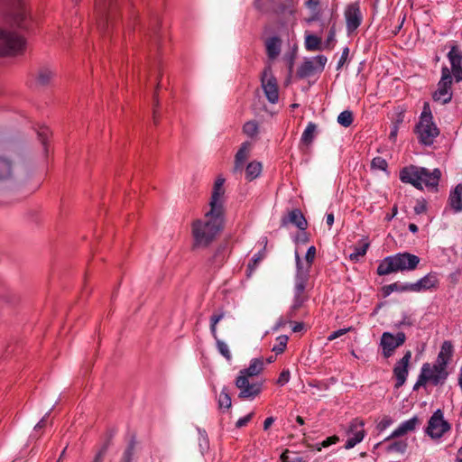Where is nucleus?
<instances>
[{"mask_svg":"<svg viewBox=\"0 0 462 462\" xmlns=\"http://www.w3.org/2000/svg\"><path fill=\"white\" fill-rule=\"evenodd\" d=\"M0 56H14L24 50L22 32L32 26V14L26 0H0Z\"/></svg>","mask_w":462,"mask_h":462,"instance_id":"obj_1","label":"nucleus"},{"mask_svg":"<svg viewBox=\"0 0 462 462\" xmlns=\"http://www.w3.org/2000/svg\"><path fill=\"white\" fill-rule=\"evenodd\" d=\"M224 183L225 179L220 176L217 177L213 186L209 211L205 214L203 219H197L192 223L191 233L194 249L208 247L223 229Z\"/></svg>","mask_w":462,"mask_h":462,"instance_id":"obj_2","label":"nucleus"},{"mask_svg":"<svg viewBox=\"0 0 462 462\" xmlns=\"http://www.w3.org/2000/svg\"><path fill=\"white\" fill-rule=\"evenodd\" d=\"M441 177V171L434 169L432 171L423 167L411 165L400 171V180L404 183H410L419 189H422L424 184L428 189L437 190Z\"/></svg>","mask_w":462,"mask_h":462,"instance_id":"obj_3","label":"nucleus"},{"mask_svg":"<svg viewBox=\"0 0 462 462\" xmlns=\"http://www.w3.org/2000/svg\"><path fill=\"white\" fill-rule=\"evenodd\" d=\"M420 258L410 253H399L385 257L377 267L378 275H388L393 273L415 270L420 263Z\"/></svg>","mask_w":462,"mask_h":462,"instance_id":"obj_4","label":"nucleus"},{"mask_svg":"<svg viewBox=\"0 0 462 462\" xmlns=\"http://www.w3.org/2000/svg\"><path fill=\"white\" fill-rule=\"evenodd\" d=\"M308 281L307 271L300 267L299 273L295 275L293 302L286 314L289 320H291L297 316L298 310L302 308L303 304L308 300V296L305 293Z\"/></svg>","mask_w":462,"mask_h":462,"instance_id":"obj_5","label":"nucleus"},{"mask_svg":"<svg viewBox=\"0 0 462 462\" xmlns=\"http://www.w3.org/2000/svg\"><path fill=\"white\" fill-rule=\"evenodd\" d=\"M116 0H96V14L97 28L102 33H106L116 16Z\"/></svg>","mask_w":462,"mask_h":462,"instance_id":"obj_6","label":"nucleus"},{"mask_svg":"<svg viewBox=\"0 0 462 462\" xmlns=\"http://www.w3.org/2000/svg\"><path fill=\"white\" fill-rule=\"evenodd\" d=\"M415 132L420 143L424 145H431L439 134L438 127L432 121V116L426 113H424L423 116L420 117Z\"/></svg>","mask_w":462,"mask_h":462,"instance_id":"obj_7","label":"nucleus"},{"mask_svg":"<svg viewBox=\"0 0 462 462\" xmlns=\"http://www.w3.org/2000/svg\"><path fill=\"white\" fill-rule=\"evenodd\" d=\"M236 386L239 390L238 397L242 400H254L262 392V383L251 381L250 377L239 374L236 379Z\"/></svg>","mask_w":462,"mask_h":462,"instance_id":"obj_8","label":"nucleus"},{"mask_svg":"<svg viewBox=\"0 0 462 462\" xmlns=\"http://www.w3.org/2000/svg\"><path fill=\"white\" fill-rule=\"evenodd\" d=\"M452 76L448 67L441 69V79L438 83V89L433 94V99L441 104L448 103L452 98Z\"/></svg>","mask_w":462,"mask_h":462,"instance_id":"obj_9","label":"nucleus"},{"mask_svg":"<svg viewBox=\"0 0 462 462\" xmlns=\"http://www.w3.org/2000/svg\"><path fill=\"white\" fill-rule=\"evenodd\" d=\"M450 424L444 420L441 410H437L430 418L426 433L431 439H440L446 432L450 430Z\"/></svg>","mask_w":462,"mask_h":462,"instance_id":"obj_10","label":"nucleus"},{"mask_svg":"<svg viewBox=\"0 0 462 462\" xmlns=\"http://www.w3.org/2000/svg\"><path fill=\"white\" fill-rule=\"evenodd\" d=\"M405 340L406 335L403 332H398L395 336L390 332H383L380 340L383 356L385 358L392 356L395 349L402 346Z\"/></svg>","mask_w":462,"mask_h":462,"instance_id":"obj_11","label":"nucleus"},{"mask_svg":"<svg viewBox=\"0 0 462 462\" xmlns=\"http://www.w3.org/2000/svg\"><path fill=\"white\" fill-rule=\"evenodd\" d=\"M421 373H424L429 383L433 386L442 385L448 377V368L439 366L437 364L425 363L422 365Z\"/></svg>","mask_w":462,"mask_h":462,"instance_id":"obj_12","label":"nucleus"},{"mask_svg":"<svg viewBox=\"0 0 462 462\" xmlns=\"http://www.w3.org/2000/svg\"><path fill=\"white\" fill-rule=\"evenodd\" d=\"M328 61L324 55H318L313 59L305 60L297 70V77L300 79L308 78L317 71L321 72Z\"/></svg>","mask_w":462,"mask_h":462,"instance_id":"obj_13","label":"nucleus"},{"mask_svg":"<svg viewBox=\"0 0 462 462\" xmlns=\"http://www.w3.org/2000/svg\"><path fill=\"white\" fill-rule=\"evenodd\" d=\"M344 14L347 33L351 34L360 26L363 21L359 3L355 2L347 5Z\"/></svg>","mask_w":462,"mask_h":462,"instance_id":"obj_14","label":"nucleus"},{"mask_svg":"<svg viewBox=\"0 0 462 462\" xmlns=\"http://www.w3.org/2000/svg\"><path fill=\"white\" fill-rule=\"evenodd\" d=\"M364 425V421L357 418L351 421L346 432L347 440L345 444V448L350 449L364 439L365 434Z\"/></svg>","mask_w":462,"mask_h":462,"instance_id":"obj_15","label":"nucleus"},{"mask_svg":"<svg viewBox=\"0 0 462 462\" xmlns=\"http://www.w3.org/2000/svg\"><path fill=\"white\" fill-rule=\"evenodd\" d=\"M262 87L267 99L274 104L278 101L279 92L276 79L272 75L270 69H265L262 76Z\"/></svg>","mask_w":462,"mask_h":462,"instance_id":"obj_16","label":"nucleus"},{"mask_svg":"<svg viewBox=\"0 0 462 462\" xmlns=\"http://www.w3.org/2000/svg\"><path fill=\"white\" fill-rule=\"evenodd\" d=\"M224 314H214L210 318V331L211 334L216 340V346L217 351L220 353L221 356H223L227 361H230L232 359V355L229 350L228 346L218 338L217 333V324L223 319Z\"/></svg>","mask_w":462,"mask_h":462,"instance_id":"obj_17","label":"nucleus"},{"mask_svg":"<svg viewBox=\"0 0 462 462\" xmlns=\"http://www.w3.org/2000/svg\"><path fill=\"white\" fill-rule=\"evenodd\" d=\"M411 358V352L407 351L402 358L399 360L393 367V374L396 378L395 388L402 387L407 379L409 374V363Z\"/></svg>","mask_w":462,"mask_h":462,"instance_id":"obj_18","label":"nucleus"},{"mask_svg":"<svg viewBox=\"0 0 462 462\" xmlns=\"http://www.w3.org/2000/svg\"><path fill=\"white\" fill-rule=\"evenodd\" d=\"M18 171V167L15 162L10 155H0V183L6 182L13 180L15 173Z\"/></svg>","mask_w":462,"mask_h":462,"instance_id":"obj_19","label":"nucleus"},{"mask_svg":"<svg viewBox=\"0 0 462 462\" xmlns=\"http://www.w3.org/2000/svg\"><path fill=\"white\" fill-rule=\"evenodd\" d=\"M420 424V420L417 416L412 417L411 419L402 422L397 429H395L393 433L385 439L389 440L391 439L399 438L404 436L405 434L415 430L417 426Z\"/></svg>","mask_w":462,"mask_h":462,"instance_id":"obj_20","label":"nucleus"},{"mask_svg":"<svg viewBox=\"0 0 462 462\" xmlns=\"http://www.w3.org/2000/svg\"><path fill=\"white\" fill-rule=\"evenodd\" d=\"M251 147L252 143L250 142H245L241 144L235 156V166L233 170L234 173H242L244 170V164L249 156Z\"/></svg>","mask_w":462,"mask_h":462,"instance_id":"obj_21","label":"nucleus"},{"mask_svg":"<svg viewBox=\"0 0 462 462\" xmlns=\"http://www.w3.org/2000/svg\"><path fill=\"white\" fill-rule=\"evenodd\" d=\"M56 76V71L49 65L41 66L36 73L35 80L39 86H49Z\"/></svg>","mask_w":462,"mask_h":462,"instance_id":"obj_22","label":"nucleus"},{"mask_svg":"<svg viewBox=\"0 0 462 462\" xmlns=\"http://www.w3.org/2000/svg\"><path fill=\"white\" fill-rule=\"evenodd\" d=\"M454 353V346L451 341L446 340L442 343L440 351L438 354L435 364L439 366L448 368V363L451 361Z\"/></svg>","mask_w":462,"mask_h":462,"instance_id":"obj_23","label":"nucleus"},{"mask_svg":"<svg viewBox=\"0 0 462 462\" xmlns=\"http://www.w3.org/2000/svg\"><path fill=\"white\" fill-rule=\"evenodd\" d=\"M439 279L436 273H430L413 283V291L420 292L437 287Z\"/></svg>","mask_w":462,"mask_h":462,"instance_id":"obj_24","label":"nucleus"},{"mask_svg":"<svg viewBox=\"0 0 462 462\" xmlns=\"http://www.w3.org/2000/svg\"><path fill=\"white\" fill-rule=\"evenodd\" d=\"M288 222L296 226L300 230H305L308 226L305 217L298 208L289 212L287 218L282 219V225H286Z\"/></svg>","mask_w":462,"mask_h":462,"instance_id":"obj_25","label":"nucleus"},{"mask_svg":"<svg viewBox=\"0 0 462 462\" xmlns=\"http://www.w3.org/2000/svg\"><path fill=\"white\" fill-rule=\"evenodd\" d=\"M315 256H316V247L313 245L309 247V249L306 253V255H305L306 263L305 264L302 263L301 259L300 258L299 254L296 253V255H295L296 267H297L296 273H299V268L301 267L302 270L307 271V279H309L310 278V269L311 264L315 259Z\"/></svg>","mask_w":462,"mask_h":462,"instance_id":"obj_26","label":"nucleus"},{"mask_svg":"<svg viewBox=\"0 0 462 462\" xmlns=\"http://www.w3.org/2000/svg\"><path fill=\"white\" fill-rule=\"evenodd\" d=\"M448 205L455 213L462 211V184H457L453 190L450 191L448 197Z\"/></svg>","mask_w":462,"mask_h":462,"instance_id":"obj_27","label":"nucleus"},{"mask_svg":"<svg viewBox=\"0 0 462 462\" xmlns=\"http://www.w3.org/2000/svg\"><path fill=\"white\" fill-rule=\"evenodd\" d=\"M282 40L278 36H273L265 41L266 53L270 60L276 59L281 53Z\"/></svg>","mask_w":462,"mask_h":462,"instance_id":"obj_28","label":"nucleus"},{"mask_svg":"<svg viewBox=\"0 0 462 462\" xmlns=\"http://www.w3.org/2000/svg\"><path fill=\"white\" fill-rule=\"evenodd\" d=\"M393 291H413V283H402L397 282L383 287V293L384 297L389 296Z\"/></svg>","mask_w":462,"mask_h":462,"instance_id":"obj_29","label":"nucleus"},{"mask_svg":"<svg viewBox=\"0 0 462 462\" xmlns=\"http://www.w3.org/2000/svg\"><path fill=\"white\" fill-rule=\"evenodd\" d=\"M263 369V361L260 358H254L251 361L250 365L239 372L247 377H254L258 375Z\"/></svg>","mask_w":462,"mask_h":462,"instance_id":"obj_30","label":"nucleus"},{"mask_svg":"<svg viewBox=\"0 0 462 462\" xmlns=\"http://www.w3.org/2000/svg\"><path fill=\"white\" fill-rule=\"evenodd\" d=\"M316 131H317L316 124L310 122L302 133V135L300 138L301 145L309 147L315 139Z\"/></svg>","mask_w":462,"mask_h":462,"instance_id":"obj_31","label":"nucleus"},{"mask_svg":"<svg viewBox=\"0 0 462 462\" xmlns=\"http://www.w3.org/2000/svg\"><path fill=\"white\" fill-rule=\"evenodd\" d=\"M226 258V248L225 245H220L215 251L213 256L209 259V264L214 268H219Z\"/></svg>","mask_w":462,"mask_h":462,"instance_id":"obj_32","label":"nucleus"},{"mask_svg":"<svg viewBox=\"0 0 462 462\" xmlns=\"http://www.w3.org/2000/svg\"><path fill=\"white\" fill-rule=\"evenodd\" d=\"M263 166L261 162L254 161L247 164L245 168V178L251 181L256 179L262 172Z\"/></svg>","mask_w":462,"mask_h":462,"instance_id":"obj_33","label":"nucleus"},{"mask_svg":"<svg viewBox=\"0 0 462 462\" xmlns=\"http://www.w3.org/2000/svg\"><path fill=\"white\" fill-rule=\"evenodd\" d=\"M217 403H218L219 409L228 410L231 407V405H232L231 397L228 393L227 387H226V386L223 387V389L220 392L219 396L217 398Z\"/></svg>","mask_w":462,"mask_h":462,"instance_id":"obj_34","label":"nucleus"},{"mask_svg":"<svg viewBox=\"0 0 462 462\" xmlns=\"http://www.w3.org/2000/svg\"><path fill=\"white\" fill-rule=\"evenodd\" d=\"M451 67L462 66V54L457 46L453 45L448 54Z\"/></svg>","mask_w":462,"mask_h":462,"instance_id":"obj_35","label":"nucleus"},{"mask_svg":"<svg viewBox=\"0 0 462 462\" xmlns=\"http://www.w3.org/2000/svg\"><path fill=\"white\" fill-rule=\"evenodd\" d=\"M113 436H114V433L111 432L109 434L107 439L104 442V444L101 446L100 449L96 454L93 462H104L105 457L108 450V448L111 445V439H112Z\"/></svg>","mask_w":462,"mask_h":462,"instance_id":"obj_36","label":"nucleus"},{"mask_svg":"<svg viewBox=\"0 0 462 462\" xmlns=\"http://www.w3.org/2000/svg\"><path fill=\"white\" fill-rule=\"evenodd\" d=\"M305 47L308 51H319L321 49V40L316 35H307L305 39Z\"/></svg>","mask_w":462,"mask_h":462,"instance_id":"obj_37","label":"nucleus"},{"mask_svg":"<svg viewBox=\"0 0 462 462\" xmlns=\"http://www.w3.org/2000/svg\"><path fill=\"white\" fill-rule=\"evenodd\" d=\"M243 132L251 138L256 137L259 133V125L257 122L254 120L246 122L243 126Z\"/></svg>","mask_w":462,"mask_h":462,"instance_id":"obj_38","label":"nucleus"},{"mask_svg":"<svg viewBox=\"0 0 462 462\" xmlns=\"http://www.w3.org/2000/svg\"><path fill=\"white\" fill-rule=\"evenodd\" d=\"M354 121L353 113L350 110H344L337 116V123L344 126L348 127Z\"/></svg>","mask_w":462,"mask_h":462,"instance_id":"obj_39","label":"nucleus"},{"mask_svg":"<svg viewBox=\"0 0 462 462\" xmlns=\"http://www.w3.org/2000/svg\"><path fill=\"white\" fill-rule=\"evenodd\" d=\"M386 449L388 452H396L403 454L407 449V442L405 440L394 441L389 444Z\"/></svg>","mask_w":462,"mask_h":462,"instance_id":"obj_40","label":"nucleus"},{"mask_svg":"<svg viewBox=\"0 0 462 462\" xmlns=\"http://www.w3.org/2000/svg\"><path fill=\"white\" fill-rule=\"evenodd\" d=\"M369 244L364 243L361 246H356L354 252L350 254L349 257L352 261L357 262L360 257H363L368 249Z\"/></svg>","mask_w":462,"mask_h":462,"instance_id":"obj_41","label":"nucleus"},{"mask_svg":"<svg viewBox=\"0 0 462 462\" xmlns=\"http://www.w3.org/2000/svg\"><path fill=\"white\" fill-rule=\"evenodd\" d=\"M135 445H136L135 438H134V436H132L130 441L128 442V445H127L125 450L123 453L122 457L133 460V456H134V453Z\"/></svg>","mask_w":462,"mask_h":462,"instance_id":"obj_42","label":"nucleus"},{"mask_svg":"<svg viewBox=\"0 0 462 462\" xmlns=\"http://www.w3.org/2000/svg\"><path fill=\"white\" fill-rule=\"evenodd\" d=\"M288 339V337L284 335L278 337V344L273 346V351L275 352L276 354H282L286 348Z\"/></svg>","mask_w":462,"mask_h":462,"instance_id":"obj_43","label":"nucleus"},{"mask_svg":"<svg viewBox=\"0 0 462 462\" xmlns=\"http://www.w3.org/2000/svg\"><path fill=\"white\" fill-rule=\"evenodd\" d=\"M33 174L32 170L28 165H23L19 169V180L21 181H27Z\"/></svg>","mask_w":462,"mask_h":462,"instance_id":"obj_44","label":"nucleus"},{"mask_svg":"<svg viewBox=\"0 0 462 462\" xmlns=\"http://www.w3.org/2000/svg\"><path fill=\"white\" fill-rule=\"evenodd\" d=\"M387 162L382 157H375L372 160L371 166L373 169L385 171L387 168Z\"/></svg>","mask_w":462,"mask_h":462,"instance_id":"obj_45","label":"nucleus"},{"mask_svg":"<svg viewBox=\"0 0 462 462\" xmlns=\"http://www.w3.org/2000/svg\"><path fill=\"white\" fill-rule=\"evenodd\" d=\"M272 5V0H255L254 6L257 10L266 13Z\"/></svg>","mask_w":462,"mask_h":462,"instance_id":"obj_46","label":"nucleus"},{"mask_svg":"<svg viewBox=\"0 0 462 462\" xmlns=\"http://www.w3.org/2000/svg\"><path fill=\"white\" fill-rule=\"evenodd\" d=\"M158 23L159 21L155 20L154 23L152 25L150 29L149 38L152 44L156 45L159 40L158 36Z\"/></svg>","mask_w":462,"mask_h":462,"instance_id":"obj_47","label":"nucleus"},{"mask_svg":"<svg viewBox=\"0 0 462 462\" xmlns=\"http://www.w3.org/2000/svg\"><path fill=\"white\" fill-rule=\"evenodd\" d=\"M306 6L312 12L314 16L310 20H314L319 14V0H306L305 2Z\"/></svg>","mask_w":462,"mask_h":462,"instance_id":"obj_48","label":"nucleus"},{"mask_svg":"<svg viewBox=\"0 0 462 462\" xmlns=\"http://www.w3.org/2000/svg\"><path fill=\"white\" fill-rule=\"evenodd\" d=\"M393 424V420L390 416H384L381 421L377 424V430L379 431H383L386 430L390 425Z\"/></svg>","mask_w":462,"mask_h":462,"instance_id":"obj_49","label":"nucleus"},{"mask_svg":"<svg viewBox=\"0 0 462 462\" xmlns=\"http://www.w3.org/2000/svg\"><path fill=\"white\" fill-rule=\"evenodd\" d=\"M339 440V438L336 435H333V436H330L328 438H327L326 439H324L321 443H320V447L318 448V450H320L321 448H328L333 444H336L337 443Z\"/></svg>","mask_w":462,"mask_h":462,"instance_id":"obj_50","label":"nucleus"},{"mask_svg":"<svg viewBox=\"0 0 462 462\" xmlns=\"http://www.w3.org/2000/svg\"><path fill=\"white\" fill-rule=\"evenodd\" d=\"M291 374L289 370H282L280 374L276 383L279 385H284L290 381Z\"/></svg>","mask_w":462,"mask_h":462,"instance_id":"obj_51","label":"nucleus"},{"mask_svg":"<svg viewBox=\"0 0 462 462\" xmlns=\"http://www.w3.org/2000/svg\"><path fill=\"white\" fill-rule=\"evenodd\" d=\"M426 210H427V204H426L425 199H418L416 202V205L414 207L415 214L420 215V214L426 212Z\"/></svg>","mask_w":462,"mask_h":462,"instance_id":"obj_52","label":"nucleus"},{"mask_svg":"<svg viewBox=\"0 0 462 462\" xmlns=\"http://www.w3.org/2000/svg\"><path fill=\"white\" fill-rule=\"evenodd\" d=\"M427 383H429L427 377L425 376L424 373L420 372L418 380L413 386V391H418L421 386H425Z\"/></svg>","mask_w":462,"mask_h":462,"instance_id":"obj_53","label":"nucleus"},{"mask_svg":"<svg viewBox=\"0 0 462 462\" xmlns=\"http://www.w3.org/2000/svg\"><path fill=\"white\" fill-rule=\"evenodd\" d=\"M352 329L351 327L349 328H341V329H338L337 331H334L332 332L328 337V341H332L345 334H346L348 331H350Z\"/></svg>","mask_w":462,"mask_h":462,"instance_id":"obj_54","label":"nucleus"},{"mask_svg":"<svg viewBox=\"0 0 462 462\" xmlns=\"http://www.w3.org/2000/svg\"><path fill=\"white\" fill-rule=\"evenodd\" d=\"M49 135H50V131H49L48 128H42L38 133L39 139L41 140L42 143L43 144L45 152H47V150H46V142L48 140Z\"/></svg>","mask_w":462,"mask_h":462,"instance_id":"obj_55","label":"nucleus"},{"mask_svg":"<svg viewBox=\"0 0 462 462\" xmlns=\"http://www.w3.org/2000/svg\"><path fill=\"white\" fill-rule=\"evenodd\" d=\"M254 416V412H251L249 414H247L246 416L243 417V418H240L236 423V428H243L245 426L247 425V423L252 420Z\"/></svg>","mask_w":462,"mask_h":462,"instance_id":"obj_56","label":"nucleus"},{"mask_svg":"<svg viewBox=\"0 0 462 462\" xmlns=\"http://www.w3.org/2000/svg\"><path fill=\"white\" fill-rule=\"evenodd\" d=\"M295 57H296L295 51H292L291 53H290L289 55H286V57H285L290 74L292 72V69H293Z\"/></svg>","mask_w":462,"mask_h":462,"instance_id":"obj_57","label":"nucleus"},{"mask_svg":"<svg viewBox=\"0 0 462 462\" xmlns=\"http://www.w3.org/2000/svg\"><path fill=\"white\" fill-rule=\"evenodd\" d=\"M452 74L457 82L462 80V66L451 67Z\"/></svg>","mask_w":462,"mask_h":462,"instance_id":"obj_58","label":"nucleus"},{"mask_svg":"<svg viewBox=\"0 0 462 462\" xmlns=\"http://www.w3.org/2000/svg\"><path fill=\"white\" fill-rule=\"evenodd\" d=\"M404 113L405 110L400 108V110L396 113V118L394 119L393 124H397L398 125H400V124H402L404 120Z\"/></svg>","mask_w":462,"mask_h":462,"instance_id":"obj_59","label":"nucleus"},{"mask_svg":"<svg viewBox=\"0 0 462 462\" xmlns=\"http://www.w3.org/2000/svg\"><path fill=\"white\" fill-rule=\"evenodd\" d=\"M348 52H349L348 48H345L343 51V53L341 55V58L337 63V69H340L344 65L346 60L347 59Z\"/></svg>","mask_w":462,"mask_h":462,"instance_id":"obj_60","label":"nucleus"},{"mask_svg":"<svg viewBox=\"0 0 462 462\" xmlns=\"http://www.w3.org/2000/svg\"><path fill=\"white\" fill-rule=\"evenodd\" d=\"M398 130H399V125L397 124H393V127H392V130L390 132V134H389V139L391 141H393V142L395 141V139L397 137Z\"/></svg>","mask_w":462,"mask_h":462,"instance_id":"obj_61","label":"nucleus"},{"mask_svg":"<svg viewBox=\"0 0 462 462\" xmlns=\"http://www.w3.org/2000/svg\"><path fill=\"white\" fill-rule=\"evenodd\" d=\"M273 422H274V418L273 417L266 418L265 420L263 421V430H269V428L272 426V424Z\"/></svg>","mask_w":462,"mask_h":462,"instance_id":"obj_62","label":"nucleus"},{"mask_svg":"<svg viewBox=\"0 0 462 462\" xmlns=\"http://www.w3.org/2000/svg\"><path fill=\"white\" fill-rule=\"evenodd\" d=\"M397 206H393L392 212L390 214H387L384 217L386 221H391L397 214Z\"/></svg>","mask_w":462,"mask_h":462,"instance_id":"obj_63","label":"nucleus"},{"mask_svg":"<svg viewBox=\"0 0 462 462\" xmlns=\"http://www.w3.org/2000/svg\"><path fill=\"white\" fill-rule=\"evenodd\" d=\"M48 416L49 412L36 424L34 429L41 430L42 428H43L46 425V420Z\"/></svg>","mask_w":462,"mask_h":462,"instance_id":"obj_64","label":"nucleus"}]
</instances>
